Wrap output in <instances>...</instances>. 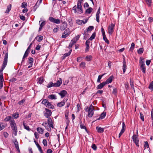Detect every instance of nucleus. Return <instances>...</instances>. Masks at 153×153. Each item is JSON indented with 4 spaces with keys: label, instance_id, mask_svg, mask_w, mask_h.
I'll return each mask as SVG.
<instances>
[{
    "label": "nucleus",
    "instance_id": "nucleus-22",
    "mask_svg": "<svg viewBox=\"0 0 153 153\" xmlns=\"http://www.w3.org/2000/svg\"><path fill=\"white\" fill-rule=\"evenodd\" d=\"M47 107L53 109L54 108V107L53 105L51 104L50 102H48V104H47L46 105V106Z\"/></svg>",
    "mask_w": 153,
    "mask_h": 153
},
{
    "label": "nucleus",
    "instance_id": "nucleus-43",
    "mask_svg": "<svg viewBox=\"0 0 153 153\" xmlns=\"http://www.w3.org/2000/svg\"><path fill=\"white\" fill-rule=\"evenodd\" d=\"M143 48H140L138 50L137 52L139 54H141L143 52Z\"/></svg>",
    "mask_w": 153,
    "mask_h": 153
},
{
    "label": "nucleus",
    "instance_id": "nucleus-15",
    "mask_svg": "<svg viewBox=\"0 0 153 153\" xmlns=\"http://www.w3.org/2000/svg\"><path fill=\"white\" fill-rule=\"evenodd\" d=\"M72 51V49H70V50L69 51L68 53H65L64 55L62 56V59H64L67 56H68L70 55L71 54V51Z\"/></svg>",
    "mask_w": 153,
    "mask_h": 153
},
{
    "label": "nucleus",
    "instance_id": "nucleus-51",
    "mask_svg": "<svg viewBox=\"0 0 153 153\" xmlns=\"http://www.w3.org/2000/svg\"><path fill=\"white\" fill-rule=\"evenodd\" d=\"M80 125L81 128L85 129L86 130L85 127L82 124V122H80Z\"/></svg>",
    "mask_w": 153,
    "mask_h": 153
},
{
    "label": "nucleus",
    "instance_id": "nucleus-38",
    "mask_svg": "<svg viewBox=\"0 0 153 153\" xmlns=\"http://www.w3.org/2000/svg\"><path fill=\"white\" fill-rule=\"evenodd\" d=\"M39 4H38V1L36 4L34 6L33 8V11H35L36 10L37 8L39 7Z\"/></svg>",
    "mask_w": 153,
    "mask_h": 153
},
{
    "label": "nucleus",
    "instance_id": "nucleus-56",
    "mask_svg": "<svg viewBox=\"0 0 153 153\" xmlns=\"http://www.w3.org/2000/svg\"><path fill=\"white\" fill-rule=\"evenodd\" d=\"M92 148L94 150H96L97 149V147L95 144H93L91 146Z\"/></svg>",
    "mask_w": 153,
    "mask_h": 153
},
{
    "label": "nucleus",
    "instance_id": "nucleus-49",
    "mask_svg": "<svg viewBox=\"0 0 153 153\" xmlns=\"http://www.w3.org/2000/svg\"><path fill=\"white\" fill-rule=\"evenodd\" d=\"M104 74H103V75H99L97 81V82H100V80L101 79L102 77L103 76V75Z\"/></svg>",
    "mask_w": 153,
    "mask_h": 153
},
{
    "label": "nucleus",
    "instance_id": "nucleus-11",
    "mask_svg": "<svg viewBox=\"0 0 153 153\" xmlns=\"http://www.w3.org/2000/svg\"><path fill=\"white\" fill-rule=\"evenodd\" d=\"M88 21V19H85V21H84L83 20H82L79 19H78L76 20V23L80 25H82V23L83 24H85Z\"/></svg>",
    "mask_w": 153,
    "mask_h": 153
},
{
    "label": "nucleus",
    "instance_id": "nucleus-10",
    "mask_svg": "<svg viewBox=\"0 0 153 153\" xmlns=\"http://www.w3.org/2000/svg\"><path fill=\"white\" fill-rule=\"evenodd\" d=\"M48 123L50 127H51L52 128H54L53 126V123L52 122V120L50 117L48 118Z\"/></svg>",
    "mask_w": 153,
    "mask_h": 153
},
{
    "label": "nucleus",
    "instance_id": "nucleus-59",
    "mask_svg": "<svg viewBox=\"0 0 153 153\" xmlns=\"http://www.w3.org/2000/svg\"><path fill=\"white\" fill-rule=\"evenodd\" d=\"M140 118L143 121H144V119L143 114L141 113H140Z\"/></svg>",
    "mask_w": 153,
    "mask_h": 153
},
{
    "label": "nucleus",
    "instance_id": "nucleus-32",
    "mask_svg": "<svg viewBox=\"0 0 153 153\" xmlns=\"http://www.w3.org/2000/svg\"><path fill=\"white\" fill-rule=\"evenodd\" d=\"M146 2V4L149 7L151 5L152 0H145Z\"/></svg>",
    "mask_w": 153,
    "mask_h": 153
},
{
    "label": "nucleus",
    "instance_id": "nucleus-1",
    "mask_svg": "<svg viewBox=\"0 0 153 153\" xmlns=\"http://www.w3.org/2000/svg\"><path fill=\"white\" fill-rule=\"evenodd\" d=\"M8 53H6L4 56V61L0 70V82H3L4 79L2 75V72L6 67L7 62Z\"/></svg>",
    "mask_w": 153,
    "mask_h": 153
},
{
    "label": "nucleus",
    "instance_id": "nucleus-57",
    "mask_svg": "<svg viewBox=\"0 0 153 153\" xmlns=\"http://www.w3.org/2000/svg\"><path fill=\"white\" fill-rule=\"evenodd\" d=\"M90 36V35L89 34H88V33L87 32H85V35L84 36V38H89Z\"/></svg>",
    "mask_w": 153,
    "mask_h": 153
},
{
    "label": "nucleus",
    "instance_id": "nucleus-60",
    "mask_svg": "<svg viewBox=\"0 0 153 153\" xmlns=\"http://www.w3.org/2000/svg\"><path fill=\"white\" fill-rule=\"evenodd\" d=\"M20 18L23 21H24L25 20V17L22 15H20Z\"/></svg>",
    "mask_w": 153,
    "mask_h": 153
},
{
    "label": "nucleus",
    "instance_id": "nucleus-39",
    "mask_svg": "<svg viewBox=\"0 0 153 153\" xmlns=\"http://www.w3.org/2000/svg\"><path fill=\"white\" fill-rule=\"evenodd\" d=\"M33 59L32 57H29L28 58V62L29 64H33Z\"/></svg>",
    "mask_w": 153,
    "mask_h": 153
},
{
    "label": "nucleus",
    "instance_id": "nucleus-41",
    "mask_svg": "<svg viewBox=\"0 0 153 153\" xmlns=\"http://www.w3.org/2000/svg\"><path fill=\"white\" fill-rule=\"evenodd\" d=\"M85 63L84 62H82L79 66L81 67L84 68L85 67Z\"/></svg>",
    "mask_w": 153,
    "mask_h": 153
},
{
    "label": "nucleus",
    "instance_id": "nucleus-55",
    "mask_svg": "<svg viewBox=\"0 0 153 153\" xmlns=\"http://www.w3.org/2000/svg\"><path fill=\"white\" fill-rule=\"evenodd\" d=\"M25 99H23L22 100L19 101V102L18 104L19 105H22L24 102H25Z\"/></svg>",
    "mask_w": 153,
    "mask_h": 153
},
{
    "label": "nucleus",
    "instance_id": "nucleus-5",
    "mask_svg": "<svg viewBox=\"0 0 153 153\" xmlns=\"http://www.w3.org/2000/svg\"><path fill=\"white\" fill-rule=\"evenodd\" d=\"M45 111L44 112V115L45 117L49 118L51 115L52 112L51 111L46 108L45 109Z\"/></svg>",
    "mask_w": 153,
    "mask_h": 153
},
{
    "label": "nucleus",
    "instance_id": "nucleus-31",
    "mask_svg": "<svg viewBox=\"0 0 153 153\" xmlns=\"http://www.w3.org/2000/svg\"><path fill=\"white\" fill-rule=\"evenodd\" d=\"M23 125L24 126V128L25 129L27 130L28 131H30V128H29L28 126H27L25 125V122L24 121L23 122Z\"/></svg>",
    "mask_w": 153,
    "mask_h": 153
},
{
    "label": "nucleus",
    "instance_id": "nucleus-8",
    "mask_svg": "<svg viewBox=\"0 0 153 153\" xmlns=\"http://www.w3.org/2000/svg\"><path fill=\"white\" fill-rule=\"evenodd\" d=\"M62 80L61 78H59L56 82L54 83L53 86L55 87H59L62 84Z\"/></svg>",
    "mask_w": 153,
    "mask_h": 153
},
{
    "label": "nucleus",
    "instance_id": "nucleus-62",
    "mask_svg": "<svg viewBox=\"0 0 153 153\" xmlns=\"http://www.w3.org/2000/svg\"><path fill=\"white\" fill-rule=\"evenodd\" d=\"M34 135H35V137L36 138V139H38V138H39V134H38L36 132H35L34 133Z\"/></svg>",
    "mask_w": 153,
    "mask_h": 153
},
{
    "label": "nucleus",
    "instance_id": "nucleus-46",
    "mask_svg": "<svg viewBox=\"0 0 153 153\" xmlns=\"http://www.w3.org/2000/svg\"><path fill=\"white\" fill-rule=\"evenodd\" d=\"M27 3L25 2H23L22 3L21 7L22 8H26L25 7L27 6Z\"/></svg>",
    "mask_w": 153,
    "mask_h": 153
},
{
    "label": "nucleus",
    "instance_id": "nucleus-9",
    "mask_svg": "<svg viewBox=\"0 0 153 153\" xmlns=\"http://www.w3.org/2000/svg\"><path fill=\"white\" fill-rule=\"evenodd\" d=\"M114 24H111V26H109L108 29V32L109 34H111L113 32V28L114 27Z\"/></svg>",
    "mask_w": 153,
    "mask_h": 153
},
{
    "label": "nucleus",
    "instance_id": "nucleus-35",
    "mask_svg": "<svg viewBox=\"0 0 153 153\" xmlns=\"http://www.w3.org/2000/svg\"><path fill=\"white\" fill-rule=\"evenodd\" d=\"M14 143L15 145V147L17 148L18 149H19V145L17 141V140L15 139L14 141Z\"/></svg>",
    "mask_w": 153,
    "mask_h": 153
},
{
    "label": "nucleus",
    "instance_id": "nucleus-52",
    "mask_svg": "<svg viewBox=\"0 0 153 153\" xmlns=\"http://www.w3.org/2000/svg\"><path fill=\"white\" fill-rule=\"evenodd\" d=\"M93 39H88V40H87L85 42L86 45H89L90 42V40H92Z\"/></svg>",
    "mask_w": 153,
    "mask_h": 153
},
{
    "label": "nucleus",
    "instance_id": "nucleus-33",
    "mask_svg": "<svg viewBox=\"0 0 153 153\" xmlns=\"http://www.w3.org/2000/svg\"><path fill=\"white\" fill-rule=\"evenodd\" d=\"M37 146L39 151H40V153H43V151L41 148V146L39 145L38 143L37 144Z\"/></svg>",
    "mask_w": 153,
    "mask_h": 153
},
{
    "label": "nucleus",
    "instance_id": "nucleus-17",
    "mask_svg": "<svg viewBox=\"0 0 153 153\" xmlns=\"http://www.w3.org/2000/svg\"><path fill=\"white\" fill-rule=\"evenodd\" d=\"M96 128L97 131L99 133H101L104 131V129L103 128H101L98 126H97Z\"/></svg>",
    "mask_w": 153,
    "mask_h": 153
},
{
    "label": "nucleus",
    "instance_id": "nucleus-40",
    "mask_svg": "<svg viewBox=\"0 0 153 153\" xmlns=\"http://www.w3.org/2000/svg\"><path fill=\"white\" fill-rule=\"evenodd\" d=\"M43 82V79L42 77H40L39 79V80L38 81V83L40 84H41Z\"/></svg>",
    "mask_w": 153,
    "mask_h": 153
},
{
    "label": "nucleus",
    "instance_id": "nucleus-27",
    "mask_svg": "<svg viewBox=\"0 0 153 153\" xmlns=\"http://www.w3.org/2000/svg\"><path fill=\"white\" fill-rule=\"evenodd\" d=\"M11 4H10L7 6V10L5 12L6 13H9L10 11L11 10Z\"/></svg>",
    "mask_w": 153,
    "mask_h": 153
},
{
    "label": "nucleus",
    "instance_id": "nucleus-6",
    "mask_svg": "<svg viewBox=\"0 0 153 153\" xmlns=\"http://www.w3.org/2000/svg\"><path fill=\"white\" fill-rule=\"evenodd\" d=\"M71 32L68 29H66L64 32L62 36V38H65L67 37L69 34H70Z\"/></svg>",
    "mask_w": 153,
    "mask_h": 153
},
{
    "label": "nucleus",
    "instance_id": "nucleus-2",
    "mask_svg": "<svg viewBox=\"0 0 153 153\" xmlns=\"http://www.w3.org/2000/svg\"><path fill=\"white\" fill-rule=\"evenodd\" d=\"M10 125L13 131V133L15 136L16 135L17 132V128L16 123L14 120H11L10 121Z\"/></svg>",
    "mask_w": 153,
    "mask_h": 153
},
{
    "label": "nucleus",
    "instance_id": "nucleus-48",
    "mask_svg": "<svg viewBox=\"0 0 153 153\" xmlns=\"http://www.w3.org/2000/svg\"><path fill=\"white\" fill-rule=\"evenodd\" d=\"M117 89L116 88H114L113 89V91H112V94H114V95L116 96L117 93Z\"/></svg>",
    "mask_w": 153,
    "mask_h": 153
},
{
    "label": "nucleus",
    "instance_id": "nucleus-30",
    "mask_svg": "<svg viewBox=\"0 0 153 153\" xmlns=\"http://www.w3.org/2000/svg\"><path fill=\"white\" fill-rule=\"evenodd\" d=\"M92 56L91 55L87 56L85 57V59L88 61H91L92 59Z\"/></svg>",
    "mask_w": 153,
    "mask_h": 153
},
{
    "label": "nucleus",
    "instance_id": "nucleus-20",
    "mask_svg": "<svg viewBox=\"0 0 153 153\" xmlns=\"http://www.w3.org/2000/svg\"><path fill=\"white\" fill-rule=\"evenodd\" d=\"M67 24L65 23L62 24L60 27V29L63 30L67 27Z\"/></svg>",
    "mask_w": 153,
    "mask_h": 153
},
{
    "label": "nucleus",
    "instance_id": "nucleus-64",
    "mask_svg": "<svg viewBox=\"0 0 153 153\" xmlns=\"http://www.w3.org/2000/svg\"><path fill=\"white\" fill-rule=\"evenodd\" d=\"M4 126H3V124H0V130H1L4 129Z\"/></svg>",
    "mask_w": 153,
    "mask_h": 153
},
{
    "label": "nucleus",
    "instance_id": "nucleus-29",
    "mask_svg": "<svg viewBox=\"0 0 153 153\" xmlns=\"http://www.w3.org/2000/svg\"><path fill=\"white\" fill-rule=\"evenodd\" d=\"M45 22L43 21L42 22L40 25L39 28V31H40L42 30V27L45 25Z\"/></svg>",
    "mask_w": 153,
    "mask_h": 153
},
{
    "label": "nucleus",
    "instance_id": "nucleus-53",
    "mask_svg": "<svg viewBox=\"0 0 153 153\" xmlns=\"http://www.w3.org/2000/svg\"><path fill=\"white\" fill-rule=\"evenodd\" d=\"M60 20L59 19H55L53 23L56 24H59L60 23Z\"/></svg>",
    "mask_w": 153,
    "mask_h": 153
},
{
    "label": "nucleus",
    "instance_id": "nucleus-34",
    "mask_svg": "<svg viewBox=\"0 0 153 153\" xmlns=\"http://www.w3.org/2000/svg\"><path fill=\"white\" fill-rule=\"evenodd\" d=\"M94 28V27L93 26H90L88 27L87 30L86 32L88 33V31H90L92 30Z\"/></svg>",
    "mask_w": 153,
    "mask_h": 153
},
{
    "label": "nucleus",
    "instance_id": "nucleus-42",
    "mask_svg": "<svg viewBox=\"0 0 153 153\" xmlns=\"http://www.w3.org/2000/svg\"><path fill=\"white\" fill-rule=\"evenodd\" d=\"M53 84L54 83L53 82H50L48 84L47 87V88H51L53 86Z\"/></svg>",
    "mask_w": 153,
    "mask_h": 153
},
{
    "label": "nucleus",
    "instance_id": "nucleus-47",
    "mask_svg": "<svg viewBox=\"0 0 153 153\" xmlns=\"http://www.w3.org/2000/svg\"><path fill=\"white\" fill-rule=\"evenodd\" d=\"M42 143L44 146H47V141L46 140H43Z\"/></svg>",
    "mask_w": 153,
    "mask_h": 153
},
{
    "label": "nucleus",
    "instance_id": "nucleus-18",
    "mask_svg": "<svg viewBox=\"0 0 153 153\" xmlns=\"http://www.w3.org/2000/svg\"><path fill=\"white\" fill-rule=\"evenodd\" d=\"M106 84L104 82H103L98 85L97 86V89H101Z\"/></svg>",
    "mask_w": 153,
    "mask_h": 153
},
{
    "label": "nucleus",
    "instance_id": "nucleus-12",
    "mask_svg": "<svg viewBox=\"0 0 153 153\" xmlns=\"http://www.w3.org/2000/svg\"><path fill=\"white\" fill-rule=\"evenodd\" d=\"M139 62L140 64V67L145 66V64L144 61V59L142 57H141L140 58Z\"/></svg>",
    "mask_w": 153,
    "mask_h": 153
},
{
    "label": "nucleus",
    "instance_id": "nucleus-24",
    "mask_svg": "<svg viewBox=\"0 0 153 153\" xmlns=\"http://www.w3.org/2000/svg\"><path fill=\"white\" fill-rule=\"evenodd\" d=\"M37 131L40 134H42L43 133L44 130L41 127H38L37 128Z\"/></svg>",
    "mask_w": 153,
    "mask_h": 153
},
{
    "label": "nucleus",
    "instance_id": "nucleus-16",
    "mask_svg": "<svg viewBox=\"0 0 153 153\" xmlns=\"http://www.w3.org/2000/svg\"><path fill=\"white\" fill-rule=\"evenodd\" d=\"M88 116L89 117H92L94 114V111L93 110H88Z\"/></svg>",
    "mask_w": 153,
    "mask_h": 153
},
{
    "label": "nucleus",
    "instance_id": "nucleus-23",
    "mask_svg": "<svg viewBox=\"0 0 153 153\" xmlns=\"http://www.w3.org/2000/svg\"><path fill=\"white\" fill-rule=\"evenodd\" d=\"M106 116V112H103L102 113L100 116V117L98 118L97 120H100V119H103Z\"/></svg>",
    "mask_w": 153,
    "mask_h": 153
},
{
    "label": "nucleus",
    "instance_id": "nucleus-61",
    "mask_svg": "<svg viewBox=\"0 0 153 153\" xmlns=\"http://www.w3.org/2000/svg\"><path fill=\"white\" fill-rule=\"evenodd\" d=\"M145 144L144 145V147H145V149H146V147L147 148H149V145L147 141L144 142Z\"/></svg>",
    "mask_w": 153,
    "mask_h": 153
},
{
    "label": "nucleus",
    "instance_id": "nucleus-7",
    "mask_svg": "<svg viewBox=\"0 0 153 153\" xmlns=\"http://www.w3.org/2000/svg\"><path fill=\"white\" fill-rule=\"evenodd\" d=\"M78 39H73L72 40L71 42L70 43L69 45L67 47V48L70 49H71V48L72 47V46L75 44L77 41Z\"/></svg>",
    "mask_w": 153,
    "mask_h": 153
},
{
    "label": "nucleus",
    "instance_id": "nucleus-21",
    "mask_svg": "<svg viewBox=\"0 0 153 153\" xmlns=\"http://www.w3.org/2000/svg\"><path fill=\"white\" fill-rule=\"evenodd\" d=\"M93 9L91 7H89L88 9H87L85 11L86 14H89L92 11Z\"/></svg>",
    "mask_w": 153,
    "mask_h": 153
},
{
    "label": "nucleus",
    "instance_id": "nucleus-54",
    "mask_svg": "<svg viewBox=\"0 0 153 153\" xmlns=\"http://www.w3.org/2000/svg\"><path fill=\"white\" fill-rule=\"evenodd\" d=\"M19 114L17 113H15L12 115L13 117L15 118H17L19 117Z\"/></svg>",
    "mask_w": 153,
    "mask_h": 153
},
{
    "label": "nucleus",
    "instance_id": "nucleus-28",
    "mask_svg": "<svg viewBox=\"0 0 153 153\" xmlns=\"http://www.w3.org/2000/svg\"><path fill=\"white\" fill-rule=\"evenodd\" d=\"M29 52H30L29 51H27V50H26V51H25V53L23 56V59H22V62L24 60V59L25 58L27 57L28 56V54L29 53Z\"/></svg>",
    "mask_w": 153,
    "mask_h": 153
},
{
    "label": "nucleus",
    "instance_id": "nucleus-44",
    "mask_svg": "<svg viewBox=\"0 0 153 153\" xmlns=\"http://www.w3.org/2000/svg\"><path fill=\"white\" fill-rule=\"evenodd\" d=\"M134 46H135V44H134V43L133 42H132L131 44V47L130 49V50L131 51H132L134 48Z\"/></svg>",
    "mask_w": 153,
    "mask_h": 153
},
{
    "label": "nucleus",
    "instance_id": "nucleus-25",
    "mask_svg": "<svg viewBox=\"0 0 153 153\" xmlns=\"http://www.w3.org/2000/svg\"><path fill=\"white\" fill-rule=\"evenodd\" d=\"M65 104V102L64 101H62L60 102H59L57 104V106L60 107L64 106Z\"/></svg>",
    "mask_w": 153,
    "mask_h": 153
},
{
    "label": "nucleus",
    "instance_id": "nucleus-14",
    "mask_svg": "<svg viewBox=\"0 0 153 153\" xmlns=\"http://www.w3.org/2000/svg\"><path fill=\"white\" fill-rule=\"evenodd\" d=\"M61 96L62 98H63L66 96L67 92L65 90H62L58 93Z\"/></svg>",
    "mask_w": 153,
    "mask_h": 153
},
{
    "label": "nucleus",
    "instance_id": "nucleus-37",
    "mask_svg": "<svg viewBox=\"0 0 153 153\" xmlns=\"http://www.w3.org/2000/svg\"><path fill=\"white\" fill-rule=\"evenodd\" d=\"M12 117L11 116H8L7 117L4 119V120L5 121H8L10 120V121L11 120V119L12 118Z\"/></svg>",
    "mask_w": 153,
    "mask_h": 153
},
{
    "label": "nucleus",
    "instance_id": "nucleus-63",
    "mask_svg": "<svg viewBox=\"0 0 153 153\" xmlns=\"http://www.w3.org/2000/svg\"><path fill=\"white\" fill-rule=\"evenodd\" d=\"M96 36V33L95 32H94L91 35V36L89 38H95Z\"/></svg>",
    "mask_w": 153,
    "mask_h": 153
},
{
    "label": "nucleus",
    "instance_id": "nucleus-13",
    "mask_svg": "<svg viewBox=\"0 0 153 153\" xmlns=\"http://www.w3.org/2000/svg\"><path fill=\"white\" fill-rule=\"evenodd\" d=\"M114 78V76H111L110 77L108 78L105 82H104L105 84H108L109 83H111L112 80V79Z\"/></svg>",
    "mask_w": 153,
    "mask_h": 153
},
{
    "label": "nucleus",
    "instance_id": "nucleus-4",
    "mask_svg": "<svg viewBox=\"0 0 153 153\" xmlns=\"http://www.w3.org/2000/svg\"><path fill=\"white\" fill-rule=\"evenodd\" d=\"M137 135L136 134H133L132 137V139L133 140V141L135 143V145L138 147L139 146V140L138 138V132H137Z\"/></svg>",
    "mask_w": 153,
    "mask_h": 153
},
{
    "label": "nucleus",
    "instance_id": "nucleus-19",
    "mask_svg": "<svg viewBox=\"0 0 153 153\" xmlns=\"http://www.w3.org/2000/svg\"><path fill=\"white\" fill-rule=\"evenodd\" d=\"M123 72L124 73L126 71V62L125 61V59H124L123 60Z\"/></svg>",
    "mask_w": 153,
    "mask_h": 153
},
{
    "label": "nucleus",
    "instance_id": "nucleus-26",
    "mask_svg": "<svg viewBox=\"0 0 153 153\" xmlns=\"http://www.w3.org/2000/svg\"><path fill=\"white\" fill-rule=\"evenodd\" d=\"M48 98L51 100H55L56 99V96L54 94H51L49 95L48 97Z\"/></svg>",
    "mask_w": 153,
    "mask_h": 153
},
{
    "label": "nucleus",
    "instance_id": "nucleus-36",
    "mask_svg": "<svg viewBox=\"0 0 153 153\" xmlns=\"http://www.w3.org/2000/svg\"><path fill=\"white\" fill-rule=\"evenodd\" d=\"M49 102L48 100L46 99H44L42 102V103L45 105L46 106L47 105V104H48V102Z\"/></svg>",
    "mask_w": 153,
    "mask_h": 153
},
{
    "label": "nucleus",
    "instance_id": "nucleus-50",
    "mask_svg": "<svg viewBox=\"0 0 153 153\" xmlns=\"http://www.w3.org/2000/svg\"><path fill=\"white\" fill-rule=\"evenodd\" d=\"M141 70L144 73H146V67L145 66L144 67H140Z\"/></svg>",
    "mask_w": 153,
    "mask_h": 153
},
{
    "label": "nucleus",
    "instance_id": "nucleus-3",
    "mask_svg": "<svg viewBox=\"0 0 153 153\" xmlns=\"http://www.w3.org/2000/svg\"><path fill=\"white\" fill-rule=\"evenodd\" d=\"M73 10L74 11L75 13H77L81 14L83 13L82 5L77 4V7L76 5H75L73 8Z\"/></svg>",
    "mask_w": 153,
    "mask_h": 153
},
{
    "label": "nucleus",
    "instance_id": "nucleus-45",
    "mask_svg": "<svg viewBox=\"0 0 153 153\" xmlns=\"http://www.w3.org/2000/svg\"><path fill=\"white\" fill-rule=\"evenodd\" d=\"M149 88V89L151 90L153 89V81L150 84Z\"/></svg>",
    "mask_w": 153,
    "mask_h": 153
},
{
    "label": "nucleus",
    "instance_id": "nucleus-58",
    "mask_svg": "<svg viewBox=\"0 0 153 153\" xmlns=\"http://www.w3.org/2000/svg\"><path fill=\"white\" fill-rule=\"evenodd\" d=\"M49 19L50 22H53L55 19L53 18V17H51L49 18Z\"/></svg>",
    "mask_w": 153,
    "mask_h": 153
}]
</instances>
